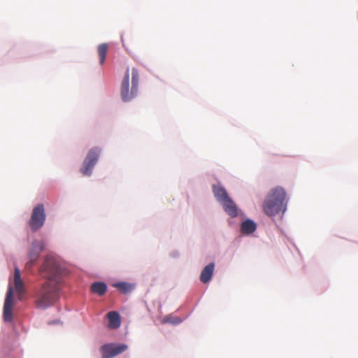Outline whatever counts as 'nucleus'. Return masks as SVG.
Here are the masks:
<instances>
[{"mask_svg":"<svg viewBox=\"0 0 358 358\" xmlns=\"http://www.w3.org/2000/svg\"><path fill=\"white\" fill-rule=\"evenodd\" d=\"M215 268V264L213 263H210L208 264L202 270L200 280L203 283L208 282L213 276V271Z\"/></svg>","mask_w":358,"mask_h":358,"instance_id":"obj_12","label":"nucleus"},{"mask_svg":"<svg viewBox=\"0 0 358 358\" xmlns=\"http://www.w3.org/2000/svg\"><path fill=\"white\" fill-rule=\"evenodd\" d=\"M128 348L126 344L123 343H108L100 348L102 358H113L124 352Z\"/></svg>","mask_w":358,"mask_h":358,"instance_id":"obj_7","label":"nucleus"},{"mask_svg":"<svg viewBox=\"0 0 358 358\" xmlns=\"http://www.w3.org/2000/svg\"><path fill=\"white\" fill-rule=\"evenodd\" d=\"M213 192L217 200L221 203L229 199L227 191L222 187L214 185Z\"/></svg>","mask_w":358,"mask_h":358,"instance_id":"obj_13","label":"nucleus"},{"mask_svg":"<svg viewBox=\"0 0 358 358\" xmlns=\"http://www.w3.org/2000/svg\"><path fill=\"white\" fill-rule=\"evenodd\" d=\"M100 153L101 150L97 147L93 148L89 150L84 160L83 166L80 169V171L83 175H91L92 169L99 159Z\"/></svg>","mask_w":358,"mask_h":358,"instance_id":"obj_6","label":"nucleus"},{"mask_svg":"<svg viewBox=\"0 0 358 358\" xmlns=\"http://www.w3.org/2000/svg\"><path fill=\"white\" fill-rule=\"evenodd\" d=\"M44 243L42 241H35L32 243L31 248L29 253V261L27 264V267H31L34 263L38 258L41 252L44 249Z\"/></svg>","mask_w":358,"mask_h":358,"instance_id":"obj_8","label":"nucleus"},{"mask_svg":"<svg viewBox=\"0 0 358 358\" xmlns=\"http://www.w3.org/2000/svg\"><path fill=\"white\" fill-rule=\"evenodd\" d=\"M113 287H116L123 294H128L134 288V285L125 282L115 283L113 284Z\"/></svg>","mask_w":358,"mask_h":358,"instance_id":"obj_17","label":"nucleus"},{"mask_svg":"<svg viewBox=\"0 0 358 358\" xmlns=\"http://www.w3.org/2000/svg\"><path fill=\"white\" fill-rule=\"evenodd\" d=\"M13 289L10 286L8 287L6 297L3 306V320L5 322H11L13 320Z\"/></svg>","mask_w":358,"mask_h":358,"instance_id":"obj_9","label":"nucleus"},{"mask_svg":"<svg viewBox=\"0 0 358 358\" xmlns=\"http://www.w3.org/2000/svg\"><path fill=\"white\" fill-rule=\"evenodd\" d=\"M257 229L256 224L251 220H247L241 224V229L243 234H250Z\"/></svg>","mask_w":358,"mask_h":358,"instance_id":"obj_16","label":"nucleus"},{"mask_svg":"<svg viewBox=\"0 0 358 358\" xmlns=\"http://www.w3.org/2000/svg\"><path fill=\"white\" fill-rule=\"evenodd\" d=\"M61 284L49 281L42 284L36 294V306L40 308H46L52 306L59 299Z\"/></svg>","mask_w":358,"mask_h":358,"instance_id":"obj_2","label":"nucleus"},{"mask_svg":"<svg viewBox=\"0 0 358 358\" xmlns=\"http://www.w3.org/2000/svg\"><path fill=\"white\" fill-rule=\"evenodd\" d=\"M262 208L269 217L284 212L286 208V193L284 189L280 187L272 189L266 196Z\"/></svg>","mask_w":358,"mask_h":358,"instance_id":"obj_1","label":"nucleus"},{"mask_svg":"<svg viewBox=\"0 0 358 358\" xmlns=\"http://www.w3.org/2000/svg\"><path fill=\"white\" fill-rule=\"evenodd\" d=\"M131 87L129 89V70L127 69L124 77L122 81L120 94L124 101H129L134 98L138 93L139 83V73L137 69H131Z\"/></svg>","mask_w":358,"mask_h":358,"instance_id":"obj_3","label":"nucleus"},{"mask_svg":"<svg viewBox=\"0 0 358 358\" xmlns=\"http://www.w3.org/2000/svg\"><path fill=\"white\" fill-rule=\"evenodd\" d=\"M106 316L108 319V327L110 329H117L120 326L121 320L119 313L110 311L107 313Z\"/></svg>","mask_w":358,"mask_h":358,"instance_id":"obj_11","label":"nucleus"},{"mask_svg":"<svg viewBox=\"0 0 358 358\" xmlns=\"http://www.w3.org/2000/svg\"><path fill=\"white\" fill-rule=\"evenodd\" d=\"M162 323H172V324H179L181 322V320L178 317H173L171 315L166 316L163 318Z\"/></svg>","mask_w":358,"mask_h":358,"instance_id":"obj_19","label":"nucleus"},{"mask_svg":"<svg viewBox=\"0 0 358 358\" xmlns=\"http://www.w3.org/2000/svg\"><path fill=\"white\" fill-rule=\"evenodd\" d=\"M222 205L223 206L226 213L231 217H235L238 215V210L236 206L230 198L224 201Z\"/></svg>","mask_w":358,"mask_h":358,"instance_id":"obj_14","label":"nucleus"},{"mask_svg":"<svg viewBox=\"0 0 358 358\" xmlns=\"http://www.w3.org/2000/svg\"><path fill=\"white\" fill-rule=\"evenodd\" d=\"M63 269L60 263L53 257L47 256L40 269L41 275L47 281L62 283Z\"/></svg>","mask_w":358,"mask_h":358,"instance_id":"obj_4","label":"nucleus"},{"mask_svg":"<svg viewBox=\"0 0 358 358\" xmlns=\"http://www.w3.org/2000/svg\"><path fill=\"white\" fill-rule=\"evenodd\" d=\"M108 50V45L107 43H101L100 44L97 48V52L99 59V64L101 65H103Z\"/></svg>","mask_w":358,"mask_h":358,"instance_id":"obj_18","label":"nucleus"},{"mask_svg":"<svg viewBox=\"0 0 358 358\" xmlns=\"http://www.w3.org/2000/svg\"><path fill=\"white\" fill-rule=\"evenodd\" d=\"M14 285L16 293L20 299L22 294L24 293V283L21 279L20 271L18 268H15L14 271Z\"/></svg>","mask_w":358,"mask_h":358,"instance_id":"obj_10","label":"nucleus"},{"mask_svg":"<svg viewBox=\"0 0 358 358\" xmlns=\"http://www.w3.org/2000/svg\"><path fill=\"white\" fill-rule=\"evenodd\" d=\"M91 292L101 296L104 295L107 291V285L103 282H95L90 287Z\"/></svg>","mask_w":358,"mask_h":358,"instance_id":"obj_15","label":"nucleus"},{"mask_svg":"<svg viewBox=\"0 0 358 358\" xmlns=\"http://www.w3.org/2000/svg\"><path fill=\"white\" fill-rule=\"evenodd\" d=\"M45 209L43 204H38L33 208L29 225L32 231H36L41 229L45 221Z\"/></svg>","mask_w":358,"mask_h":358,"instance_id":"obj_5","label":"nucleus"}]
</instances>
